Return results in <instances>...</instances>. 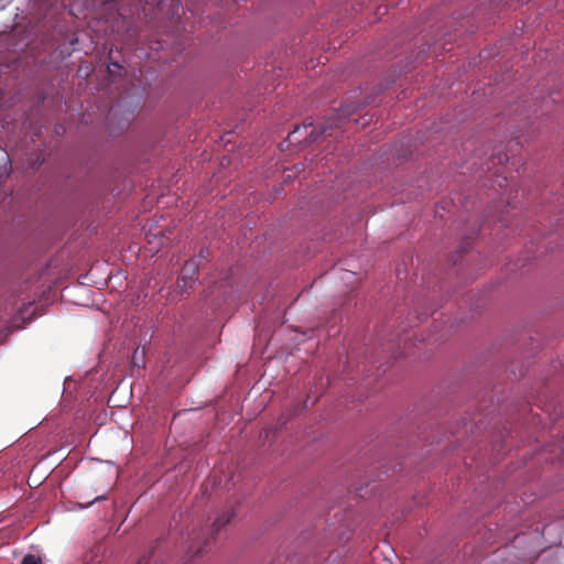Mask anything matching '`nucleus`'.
Here are the masks:
<instances>
[{
  "label": "nucleus",
  "mask_w": 564,
  "mask_h": 564,
  "mask_svg": "<svg viewBox=\"0 0 564 564\" xmlns=\"http://www.w3.org/2000/svg\"><path fill=\"white\" fill-rule=\"evenodd\" d=\"M234 517L235 512L232 510H228L219 516L214 521L208 536H205L203 531L193 532L191 536V545L188 547V552L192 553V557L200 556L204 553V549L210 543V541L215 540L216 533L229 523Z\"/></svg>",
  "instance_id": "f257e3e1"
},
{
  "label": "nucleus",
  "mask_w": 564,
  "mask_h": 564,
  "mask_svg": "<svg viewBox=\"0 0 564 564\" xmlns=\"http://www.w3.org/2000/svg\"><path fill=\"white\" fill-rule=\"evenodd\" d=\"M199 261L195 258L187 260L182 269L181 274H186L191 283L195 282V276L198 272Z\"/></svg>",
  "instance_id": "f03ea898"
},
{
  "label": "nucleus",
  "mask_w": 564,
  "mask_h": 564,
  "mask_svg": "<svg viewBox=\"0 0 564 564\" xmlns=\"http://www.w3.org/2000/svg\"><path fill=\"white\" fill-rule=\"evenodd\" d=\"M194 283L189 282V279L186 274H181L177 279L176 286L181 292H186L188 289L193 288Z\"/></svg>",
  "instance_id": "7ed1b4c3"
},
{
  "label": "nucleus",
  "mask_w": 564,
  "mask_h": 564,
  "mask_svg": "<svg viewBox=\"0 0 564 564\" xmlns=\"http://www.w3.org/2000/svg\"><path fill=\"white\" fill-rule=\"evenodd\" d=\"M194 283L189 282V279L186 274H181L177 279L176 286L181 292H186L188 289L193 288Z\"/></svg>",
  "instance_id": "20e7f679"
},
{
  "label": "nucleus",
  "mask_w": 564,
  "mask_h": 564,
  "mask_svg": "<svg viewBox=\"0 0 564 564\" xmlns=\"http://www.w3.org/2000/svg\"><path fill=\"white\" fill-rule=\"evenodd\" d=\"M21 564H42V560L40 558V556H36L34 554H26Z\"/></svg>",
  "instance_id": "39448f33"
},
{
  "label": "nucleus",
  "mask_w": 564,
  "mask_h": 564,
  "mask_svg": "<svg viewBox=\"0 0 564 564\" xmlns=\"http://www.w3.org/2000/svg\"><path fill=\"white\" fill-rule=\"evenodd\" d=\"M118 11H119V14L122 17L133 15L138 11V8L130 9L129 11H127L126 9H123V4H118Z\"/></svg>",
  "instance_id": "423d86ee"
},
{
  "label": "nucleus",
  "mask_w": 564,
  "mask_h": 564,
  "mask_svg": "<svg viewBox=\"0 0 564 564\" xmlns=\"http://www.w3.org/2000/svg\"><path fill=\"white\" fill-rule=\"evenodd\" d=\"M210 257V250L208 248H202L199 250V254H198V258H196L198 261H200V259H208Z\"/></svg>",
  "instance_id": "0eeeda50"
},
{
  "label": "nucleus",
  "mask_w": 564,
  "mask_h": 564,
  "mask_svg": "<svg viewBox=\"0 0 564 564\" xmlns=\"http://www.w3.org/2000/svg\"><path fill=\"white\" fill-rule=\"evenodd\" d=\"M300 131V128H295L292 132L289 133V140L291 142H300V140L295 139V134Z\"/></svg>",
  "instance_id": "6e6552de"
},
{
  "label": "nucleus",
  "mask_w": 564,
  "mask_h": 564,
  "mask_svg": "<svg viewBox=\"0 0 564 564\" xmlns=\"http://www.w3.org/2000/svg\"><path fill=\"white\" fill-rule=\"evenodd\" d=\"M107 499V496L106 495H100V496H97L94 500L91 501H88L87 502V506H90L93 505L95 501H99V500H106Z\"/></svg>",
  "instance_id": "1a4fd4ad"
},
{
  "label": "nucleus",
  "mask_w": 564,
  "mask_h": 564,
  "mask_svg": "<svg viewBox=\"0 0 564 564\" xmlns=\"http://www.w3.org/2000/svg\"><path fill=\"white\" fill-rule=\"evenodd\" d=\"M115 116H116V110H115V108H111V109L109 110L108 116H107V120H108V121H111V120H112V118H113Z\"/></svg>",
  "instance_id": "9d476101"
},
{
  "label": "nucleus",
  "mask_w": 564,
  "mask_h": 564,
  "mask_svg": "<svg viewBox=\"0 0 564 564\" xmlns=\"http://www.w3.org/2000/svg\"><path fill=\"white\" fill-rule=\"evenodd\" d=\"M497 184L500 186V187H503L505 186V183H507V177H503L502 181L499 180V176H497Z\"/></svg>",
  "instance_id": "9b49d317"
},
{
  "label": "nucleus",
  "mask_w": 564,
  "mask_h": 564,
  "mask_svg": "<svg viewBox=\"0 0 564 564\" xmlns=\"http://www.w3.org/2000/svg\"><path fill=\"white\" fill-rule=\"evenodd\" d=\"M497 159H498L499 163H502V161H507L508 160L507 155L506 154H501V153L498 154Z\"/></svg>",
  "instance_id": "f8f14e48"
},
{
  "label": "nucleus",
  "mask_w": 564,
  "mask_h": 564,
  "mask_svg": "<svg viewBox=\"0 0 564 564\" xmlns=\"http://www.w3.org/2000/svg\"><path fill=\"white\" fill-rule=\"evenodd\" d=\"M148 563H149V557L143 556V557H141V558L138 561V563H137V564H148Z\"/></svg>",
  "instance_id": "ddd939ff"
},
{
  "label": "nucleus",
  "mask_w": 564,
  "mask_h": 564,
  "mask_svg": "<svg viewBox=\"0 0 564 564\" xmlns=\"http://www.w3.org/2000/svg\"><path fill=\"white\" fill-rule=\"evenodd\" d=\"M562 451L564 452V441L561 444Z\"/></svg>",
  "instance_id": "4468645a"
},
{
  "label": "nucleus",
  "mask_w": 564,
  "mask_h": 564,
  "mask_svg": "<svg viewBox=\"0 0 564 564\" xmlns=\"http://www.w3.org/2000/svg\"><path fill=\"white\" fill-rule=\"evenodd\" d=\"M128 127V120H126L123 128Z\"/></svg>",
  "instance_id": "2eb2a0df"
}]
</instances>
